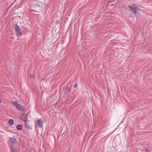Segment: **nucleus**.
<instances>
[{"label":"nucleus","mask_w":152,"mask_h":152,"mask_svg":"<svg viewBox=\"0 0 152 152\" xmlns=\"http://www.w3.org/2000/svg\"><path fill=\"white\" fill-rule=\"evenodd\" d=\"M12 104L16 107V109L19 110L24 111L25 110V108L24 107L21 105L17 102H13Z\"/></svg>","instance_id":"1"},{"label":"nucleus","mask_w":152,"mask_h":152,"mask_svg":"<svg viewBox=\"0 0 152 152\" xmlns=\"http://www.w3.org/2000/svg\"><path fill=\"white\" fill-rule=\"evenodd\" d=\"M128 7L130 10L134 13L136 14L137 12V7L135 4L129 5Z\"/></svg>","instance_id":"2"},{"label":"nucleus","mask_w":152,"mask_h":152,"mask_svg":"<svg viewBox=\"0 0 152 152\" xmlns=\"http://www.w3.org/2000/svg\"><path fill=\"white\" fill-rule=\"evenodd\" d=\"M10 139L12 144V148H15L17 143L16 139L14 137H13L10 138Z\"/></svg>","instance_id":"3"},{"label":"nucleus","mask_w":152,"mask_h":152,"mask_svg":"<svg viewBox=\"0 0 152 152\" xmlns=\"http://www.w3.org/2000/svg\"><path fill=\"white\" fill-rule=\"evenodd\" d=\"M25 116L26 117V118L25 120H24L25 121L26 127L27 128L30 129L31 128V127L32 126V125L31 124V123L29 121L27 120V116L26 115H25Z\"/></svg>","instance_id":"4"},{"label":"nucleus","mask_w":152,"mask_h":152,"mask_svg":"<svg viewBox=\"0 0 152 152\" xmlns=\"http://www.w3.org/2000/svg\"><path fill=\"white\" fill-rule=\"evenodd\" d=\"M15 30L16 31V32L18 35L19 36H21V33L20 32L21 30L18 27V26H16L15 27Z\"/></svg>","instance_id":"5"},{"label":"nucleus","mask_w":152,"mask_h":152,"mask_svg":"<svg viewBox=\"0 0 152 152\" xmlns=\"http://www.w3.org/2000/svg\"><path fill=\"white\" fill-rule=\"evenodd\" d=\"M38 125L40 127H41L43 126L42 122L40 120H39L37 123L36 125Z\"/></svg>","instance_id":"6"},{"label":"nucleus","mask_w":152,"mask_h":152,"mask_svg":"<svg viewBox=\"0 0 152 152\" xmlns=\"http://www.w3.org/2000/svg\"><path fill=\"white\" fill-rule=\"evenodd\" d=\"M23 127L22 125H18L16 126V128L18 130H21Z\"/></svg>","instance_id":"7"},{"label":"nucleus","mask_w":152,"mask_h":152,"mask_svg":"<svg viewBox=\"0 0 152 152\" xmlns=\"http://www.w3.org/2000/svg\"><path fill=\"white\" fill-rule=\"evenodd\" d=\"M8 123L11 125H12L14 124V121L12 119H10L8 122Z\"/></svg>","instance_id":"8"},{"label":"nucleus","mask_w":152,"mask_h":152,"mask_svg":"<svg viewBox=\"0 0 152 152\" xmlns=\"http://www.w3.org/2000/svg\"><path fill=\"white\" fill-rule=\"evenodd\" d=\"M77 86H78V84H77V83H76L75 84V85H74V87H75V88H76V87H77Z\"/></svg>","instance_id":"9"},{"label":"nucleus","mask_w":152,"mask_h":152,"mask_svg":"<svg viewBox=\"0 0 152 152\" xmlns=\"http://www.w3.org/2000/svg\"><path fill=\"white\" fill-rule=\"evenodd\" d=\"M1 103V99H0V104Z\"/></svg>","instance_id":"10"}]
</instances>
